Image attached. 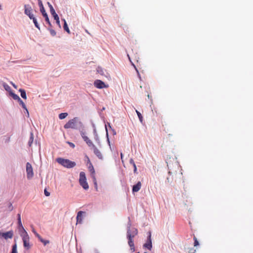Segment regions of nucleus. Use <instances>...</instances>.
I'll use <instances>...</instances> for the list:
<instances>
[{
    "label": "nucleus",
    "instance_id": "33",
    "mask_svg": "<svg viewBox=\"0 0 253 253\" xmlns=\"http://www.w3.org/2000/svg\"><path fill=\"white\" fill-rule=\"evenodd\" d=\"M67 143H68V144L69 145V146H70V147H71L72 148H75V144H74L73 143L71 142H69V141H68V142H67Z\"/></svg>",
    "mask_w": 253,
    "mask_h": 253
},
{
    "label": "nucleus",
    "instance_id": "42",
    "mask_svg": "<svg viewBox=\"0 0 253 253\" xmlns=\"http://www.w3.org/2000/svg\"><path fill=\"white\" fill-rule=\"evenodd\" d=\"M171 173H171V172H169V175H171Z\"/></svg>",
    "mask_w": 253,
    "mask_h": 253
},
{
    "label": "nucleus",
    "instance_id": "35",
    "mask_svg": "<svg viewBox=\"0 0 253 253\" xmlns=\"http://www.w3.org/2000/svg\"><path fill=\"white\" fill-rule=\"evenodd\" d=\"M24 110H25L24 113H25V114H26V116L28 117H29V113L27 108L26 107V109H24Z\"/></svg>",
    "mask_w": 253,
    "mask_h": 253
},
{
    "label": "nucleus",
    "instance_id": "15",
    "mask_svg": "<svg viewBox=\"0 0 253 253\" xmlns=\"http://www.w3.org/2000/svg\"><path fill=\"white\" fill-rule=\"evenodd\" d=\"M33 233L35 234V235L38 238V239L43 244L44 246L46 245L47 244V240L43 239L42 237L36 232L34 228L32 229Z\"/></svg>",
    "mask_w": 253,
    "mask_h": 253
},
{
    "label": "nucleus",
    "instance_id": "25",
    "mask_svg": "<svg viewBox=\"0 0 253 253\" xmlns=\"http://www.w3.org/2000/svg\"><path fill=\"white\" fill-rule=\"evenodd\" d=\"M34 141V134L32 132L30 133V137L28 141V145L31 146Z\"/></svg>",
    "mask_w": 253,
    "mask_h": 253
},
{
    "label": "nucleus",
    "instance_id": "5",
    "mask_svg": "<svg viewBox=\"0 0 253 253\" xmlns=\"http://www.w3.org/2000/svg\"><path fill=\"white\" fill-rule=\"evenodd\" d=\"M38 5L40 7V12L42 13V16L45 19V21L46 23H47V13H46L44 7L43 6L42 2V0H38Z\"/></svg>",
    "mask_w": 253,
    "mask_h": 253
},
{
    "label": "nucleus",
    "instance_id": "3",
    "mask_svg": "<svg viewBox=\"0 0 253 253\" xmlns=\"http://www.w3.org/2000/svg\"><path fill=\"white\" fill-rule=\"evenodd\" d=\"M79 183L84 189H88L89 186L86 181L85 174L83 171H81L80 173Z\"/></svg>",
    "mask_w": 253,
    "mask_h": 253
},
{
    "label": "nucleus",
    "instance_id": "40",
    "mask_svg": "<svg viewBox=\"0 0 253 253\" xmlns=\"http://www.w3.org/2000/svg\"><path fill=\"white\" fill-rule=\"evenodd\" d=\"M133 167L134 168V172L136 173V170H137V168H136V166L135 164H134V165H133Z\"/></svg>",
    "mask_w": 253,
    "mask_h": 253
},
{
    "label": "nucleus",
    "instance_id": "23",
    "mask_svg": "<svg viewBox=\"0 0 253 253\" xmlns=\"http://www.w3.org/2000/svg\"><path fill=\"white\" fill-rule=\"evenodd\" d=\"M19 91L20 92V95L22 98L24 99L27 98L26 92L25 89L23 88H20Z\"/></svg>",
    "mask_w": 253,
    "mask_h": 253
},
{
    "label": "nucleus",
    "instance_id": "31",
    "mask_svg": "<svg viewBox=\"0 0 253 253\" xmlns=\"http://www.w3.org/2000/svg\"><path fill=\"white\" fill-rule=\"evenodd\" d=\"M13 207L12 206V204L11 202H9L8 204V210L9 211H11L13 210Z\"/></svg>",
    "mask_w": 253,
    "mask_h": 253
},
{
    "label": "nucleus",
    "instance_id": "14",
    "mask_svg": "<svg viewBox=\"0 0 253 253\" xmlns=\"http://www.w3.org/2000/svg\"><path fill=\"white\" fill-rule=\"evenodd\" d=\"M17 223H18L19 232L20 231L25 230V229H24V228L22 225V223L20 213L17 214Z\"/></svg>",
    "mask_w": 253,
    "mask_h": 253
},
{
    "label": "nucleus",
    "instance_id": "43",
    "mask_svg": "<svg viewBox=\"0 0 253 253\" xmlns=\"http://www.w3.org/2000/svg\"><path fill=\"white\" fill-rule=\"evenodd\" d=\"M1 9V5L0 4V9Z\"/></svg>",
    "mask_w": 253,
    "mask_h": 253
},
{
    "label": "nucleus",
    "instance_id": "36",
    "mask_svg": "<svg viewBox=\"0 0 253 253\" xmlns=\"http://www.w3.org/2000/svg\"><path fill=\"white\" fill-rule=\"evenodd\" d=\"M97 72H98L99 74H101V75H102V74H103V70H102V69L101 68H99V67H98V69H97Z\"/></svg>",
    "mask_w": 253,
    "mask_h": 253
},
{
    "label": "nucleus",
    "instance_id": "9",
    "mask_svg": "<svg viewBox=\"0 0 253 253\" xmlns=\"http://www.w3.org/2000/svg\"><path fill=\"white\" fill-rule=\"evenodd\" d=\"M94 86L99 89H102L103 88H107L108 87V85L105 84L101 80H97L95 81L94 83Z\"/></svg>",
    "mask_w": 253,
    "mask_h": 253
},
{
    "label": "nucleus",
    "instance_id": "18",
    "mask_svg": "<svg viewBox=\"0 0 253 253\" xmlns=\"http://www.w3.org/2000/svg\"><path fill=\"white\" fill-rule=\"evenodd\" d=\"M144 247L147 248L149 250H151L152 247V242H151V234H150L148 238V240L147 241V243H146L144 245Z\"/></svg>",
    "mask_w": 253,
    "mask_h": 253
},
{
    "label": "nucleus",
    "instance_id": "26",
    "mask_svg": "<svg viewBox=\"0 0 253 253\" xmlns=\"http://www.w3.org/2000/svg\"><path fill=\"white\" fill-rule=\"evenodd\" d=\"M32 19L33 20V22L35 25V26L40 30V25L36 17H34L33 18H32Z\"/></svg>",
    "mask_w": 253,
    "mask_h": 253
},
{
    "label": "nucleus",
    "instance_id": "37",
    "mask_svg": "<svg viewBox=\"0 0 253 253\" xmlns=\"http://www.w3.org/2000/svg\"><path fill=\"white\" fill-rule=\"evenodd\" d=\"M44 194L45 196L47 197V194H48L47 187H45V188L44 189Z\"/></svg>",
    "mask_w": 253,
    "mask_h": 253
},
{
    "label": "nucleus",
    "instance_id": "34",
    "mask_svg": "<svg viewBox=\"0 0 253 253\" xmlns=\"http://www.w3.org/2000/svg\"><path fill=\"white\" fill-rule=\"evenodd\" d=\"M50 33L52 36H54L56 35V32L53 30H50Z\"/></svg>",
    "mask_w": 253,
    "mask_h": 253
},
{
    "label": "nucleus",
    "instance_id": "30",
    "mask_svg": "<svg viewBox=\"0 0 253 253\" xmlns=\"http://www.w3.org/2000/svg\"><path fill=\"white\" fill-rule=\"evenodd\" d=\"M136 112L137 115V116H138V117L139 118V121H140L141 123H142V122H143V117H142V115L137 110H136Z\"/></svg>",
    "mask_w": 253,
    "mask_h": 253
},
{
    "label": "nucleus",
    "instance_id": "13",
    "mask_svg": "<svg viewBox=\"0 0 253 253\" xmlns=\"http://www.w3.org/2000/svg\"><path fill=\"white\" fill-rule=\"evenodd\" d=\"M88 169H89V171L90 172L91 176L92 178H93V182L96 187V190H97V181H96V179L95 177V170L94 169L93 166L91 164H90V166H89Z\"/></svg>",
    "mask_w": 253,
    "mask_h": 253
},
{
    "label": "nucleus",
    "instance_id": "39",
    "mask_svg": "<svg viewBox=\"0 0 253 253\" xmlns=\"http://www.w3.org/2000/svg\"><path fill=\"white\" fill-rule=\"evenodd\" d=\"M130 164H132V165H134V164H135L133 160L132 159H131L129 161Z\"/></svg>",
    "mask_w": 253,
    "mask_h": 253
},
{
    "label": "nucleus",
    "instance_id": "24",
    "mask_svg": "<svg viewBox=\"0 0 253 253\" xmlns=\"http://www.w3.org/2000/svg\"><path fill=\"white\" fill-rule=\"evenodd\" d=\"M9 95L12 97L14 100H17V101L20 99L19 96L15 94L13 91L10 92Z\"/></svg>",
    "mask_w": 253,
    "mask_h": 253
},
{
    "label": "nucleus",
    "instance_id": "44",
    "mask_svg": "<svg viewBox=\"0 0 253 253\" xmlns=\"http://www.w3.org/2000/svg\"><path fill=\"white\" fill-rule=\"evenodd\" d=\"M121 158L122 159V157H123V155H122V154H121Z\"/></svg>",
    "mask_w": 253,
    "mask_h": 253
},
{
    "label": "nucleus",
    "instance_id": "22",
    "mask_svg": "<svg viewBox=\"0 0 253 253\" xmlns=\"http://www.w3.org/2000/svg\"><path fill=\"white\" fill-rule=\"evenodd\" d=\"M2 86H3V88H4V89L6 91H7V92H8L9 94L10 93V92L12 91L10 86L8 84H7L6 83H4V82L3 83Z\"/></svg>",
    "mask_w": 253,
    "mask_h": 253
},
{
    "label": "nucleus",
    "instance_id": "1",
    "mask_svg": "<svg viewBox=\"0 0 253 253\" xmlns=\"http://www.w3.org/2000/svg\"><path fill=\"white\" fill-rule=\"evenodd\" d=\"M19 232L20 236L22 238L24 249L26 250H29L31 248V246L30 244V237L28 233L25 230L20 231Z\"/></svg>",
    "mask_w": 253,
    "mask_h": 253
},
{
    "label": "nucleus",
    "instance_id": "17",
    "mask_svg": "<svg viewBox=\"0 0 253 253\" xmlns=\"http://www.w3.org/2000/svg\"><path fill=\"white\" fill-rule=\"evenodd\" d=\"M84 212L83 211H80L78 212L77 215V223L81 224L83 221V214Z\"/></svg>",
    "mask_w": 253,
    "mask_h": 253
},
{
    "label": "nucleus",
    "instance_id": "11",
    "mask_svg": "<svg viewBox=\"0 0 253 253\" xmlns=\"http://www.w3.org/2000/svg\"><path fill=\"white\" fill-rule=\"evenodd\" d=\"M81 136L84 140L86 143L89 147H91V148H92L93 146H95L91 140H90L87 136H86L85 133L84 132H81Z\"/></svg>",
    "mask_w": 253,
    "mask_h": 253
},
{
    "label": "nucleus",
    "instance_id": "27",
    "mask_svg": "<svg viewBox=\"0 0 253 253\" xmlns=\"http://www.w3.org/2000/svg\"><path fill=\"white\" fill-rule=\"evenodd\" d=\"M19 104L21 106V107H22V108L23 109H26V106L25 105V104L24 103V102L23 101V100L20 98L18 101Z\"/></svg>",
    "mask_w": 253,
    "mask_h": 253
},
{
    "label": "nucleus",
    "instance_id": "12",
    "mask_svg": "<svg viewBox=\"0 0 253 253\" xmlns=\"http://www.w3.org/2000/svg\"><path fill=\"white\" fill-rule=\"evenodd\" d=\"M48 6L49 7L51 14L54 17V19L56 20L57 24L59 25L60 21H59V17H58V15L56 13L53 6L51 4H50L49 2H48Z\"/></svg>",
    "mask_w": 253,
    "mask_h": 253
},
{
    "label": "nucleus",
    "instance_id": "38",
    "mask_svg": "<svg viewBox=\"0 0 253 253\" xmlns=\"http://www.w3.org/2000/svg\"><path fill=\"white\" fill-rule=\"evenodd\" d=\"M167 180L169 183L171 182L172 181V178H171L170 177H168L167 178Z\"/></svg>",
    "mask_w": 253,
    "mask_h": 253
},
{
    "label": "nucleus",
    "instance_id": "8",
    "mask_svg": "<svg viewBox=\"0 0 253 253\" xmlns=\"http://www.w3.org/2000/svg\"><path fill=\"white\" fill-rule=\"evenodd\" d=\"M32 9L29 4H25L24 5V13L28 16L30 19H32L34 16L32 12Z\"/></svg>",
    "mask_w": 253,
    "mask_h": 253
},
{
    "label": "nucleus",
    "instance_id": "7",
    "mask_svg": "<svg viewBox=\"0 0 253 253\" xmlns=\"http://www.w3.org/2000/svg\"><path fill=\"white\" fill-rule=\"evenodd\" d=\"M138 233L137 229L135 228H129L127 231V238L133 239Z\"/></svg>",
    "mask_w": 253,
    "mask_h": 253
},
{
    "label": "nucleus",
    "instance_id": "41",
    "mask_svg": "<svg viewBox=\"0 0 253 253\" xmlns=\"http://www.w3.org/2000/svg\"><path fill=\"white\" fill-rule=\"evenodd\" d=\"M11 84L15 88H17V85H15V84H13L12 82H11Z\"/></svg>",
    "mask_w": 253,
    "mask_h": 253
},
{
    "label": "nucleus",
    "instance_id": "32",
    "mask_svg": "<svg viewBox=\"0 0 253 253\" xmlns=\"http://www.w3.org/2000/svg\"><path fill=\"white\" fill-rule=\"evenodd\" d=\"M194 246L196 247V246H197L198 245H199V242L198 241L197 239L195 236L194 237Z\"/></svg>",
    "mask_w": 253,
    "mask_h": 253
},
{
    "label": "nucleus",
    "instance_id": "16",
    "mask_svg": "<svg viewBox=\"0 0 253 253\" xmlns=\"http://www.w3.org/2000/svg\"><path fill=\"white\" fill-rule=\"evenodd\" d=\"M93 150V152L94 154L100 159H102L103 158V156L101 153V152L97 149V148L95 146H93L92 148Z\"/></svg>",
    "mask_w": 253,
    "mask_h": 253
},
{
    "label": "nucleus",
    "instance_id": "2",
    "mask_svg": "<svg viewBox=\"0 0 253 253\" xmlns=\"http://www.w3.org/2000/svg\"><path fill=\"white\" fill-rule=\"evenodd\" d=\"M56 161L61 165L65 168L71 169L76 166V164L75 162L71 161L69 159L58 158L56 159Z\"/></svg>",
    "mask_w": 253,
    "mask_h": 253
},
{
    "label": "nucleus",
    "instance_id": "4",
    "mask_svg": "<svg viewBox=\"0 0 253 253\" xmlns=\"http://www.w3.org/2000/svg\"><path fill=\"white\" fill-rule=\"evenodd\" d=\"M77 117L74 118L73 119L69 120L64 126L66 129L76 128L77 127V123L78 121Z\"/></svg>",
    "mask_w": 253,
    "mask_h": 253
},
{
    "label": "nucleus",
    "instance_id": "21",
    "mask_svg": "<svg viewBox=\"0 0 253 253\" xmlns=\"http://www.w3.org/2000/svg\"><path fill=\"white\" fill-rule=\"evenodd\" d=\"M127 239H128V244L130 248V250L132 252H134L135 248H134V244L133 243V239L127 238Z\"/></svg>",
    "mask_w": 253,
    "mask_h": 253
},
{
    "label": "nucleus",
    "instance_id": "19",
    "mask_svg": "<svg viewBox=\"0 0 253 253\" xmlns=\"http://www.w3.org/2000/svg\"><path fill=\"white\" fill-rule=\"evenodd\" d=\"M18 238L17 237L16 238H14V243L13 244L12 246L11 251L10 253H18L17 252V245L16 243V239Z\"/></svg>",
    "mask_w": 253,
    "mask_h": 253
},
{
    "label": "nucleus",
    "instance_id": "20",
    "mask_svg": "<svg viewBox=\"0 0 253 253\" xmlns=\"http://www.w3.org/2000/svg\"><path fill=\"white\" fill-rule=\"evenodd\" d=\"M141 183L140 181L138 182L136 184L134 185L132 187V192H138L141 189Z\"/></svg>",
    "mask_w": 253,
    "mask_h": 253
},
{
    "label": "nucleus",
    "instance_id": "46",
    "mask_svg": "<svg viewBox=\"0 0 253 253\" xmlns=\"http://www.w3.org/2000/svg\"><path fill=\"white\" fill-rule=\"evenodd\" d=\"M139 253V252H138V253Z\"/></svg>",
    "mask_w": 253,
    "mask_h": 253
},
{
    "label": "nucleus",
    "instance_id": "29",
    "mask_svg": "<svg viewBox=\"0 0 253 253\" xmlns=\"http://www.w3.org/2000/svg\"><path fill=\"white\" fill-rule=\"evenodd\" d=\"M63 28H64V29L65 31L67 32L68 33H70V30L68 27L67 24L66 22L65 21V20H64V24Z\"/></svg>",
    "mask_w": 253,
    "mask_h": 253
},
{
    "label": "nucleus",
    "instance_id": "10",
    "mask_svg": "<svg viewBox=\"0 0 253 253\" xmlns=\"http://www.w3.org/2000/svg\"><path fill=\"white\" fill-rule=\"evenodd\" d=\"M13 235V232L12 230L7 231L5 232H1L0 231V236L2 237L5 240L8 239H11Z\"/></svg>",
    "mask_w": 253,
    "mask_h": 253
},
{
    "label": "nucleus",
    "instance_id": "6",
    "mask_svg": "<svg viewBox=\"0 0 253 253\" xmlns=\"http://www.w3.org/2000/svg\"><path fill=\"white\" fill-rule=\"evenodd\" d=\"M27 178L30 179L33 177V169L31 164L29 162L26 163Z\"/></svg>",
    "mask_w": 253,
    "mask_h": 253
},
{
    "label": "nucleus",
    "instance_id": "45",
    "mask_svg": "<svg viewBox=\"0 0 253 253\" xmlns=\"http://www.w3.org/2000/svg\"><path fill=\"white\" fill-rule=\"evenodd\" d=\"M195 251H196V250H195ZM193 253H195V252H194Z\"/></svg>",
    "mask_w": 253,
    "mask_h": 253
},
{
    "label": "nucleus",
    "instance_id": "28",
    "mask_svg": "<svg viewBox=\"0 0 253 253\" xmlns=\"http://www.w3.org/2000/svg\"><path fill=\"white\" fill-rule=\"evenodd\" d=\"M68 115L67 113H62L59 115V118L60 120H63L67 117Z\"/></svg>",
    "mask_w": 253,
    "mask_h": 253
}]
</instances>
